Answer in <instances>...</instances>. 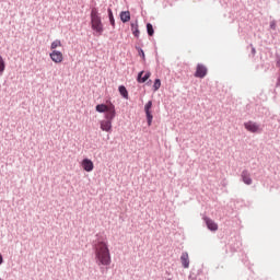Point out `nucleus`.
I'll return each mask as SVG.
<instances>
[{
    "label": "nucleus",
    "mask_w": 280,
    "mask_h": 280,
    "mask_svg": "<svg viewBox=\"0 0 280 280\" xmlns=\"http://www.w3.org/2000/svg\"><path fill=\"white\" fill-rule=\"evenodd\" d=\"M131 32H132L133 36H136V38H139V34H140L139 24L132 23L131 24Z\"/></svg>",
    "instance_id": "obj_15"
},
{
    "label": "nucleus",
    "mask_w": 280,
    "mask_h": 280,
    "mask_svg": "<svg viewBox=\"0 0 280 280\" xmlns=\"http://www.w3.org/2000/svg\"><path fill=\"white\" fill-rule=\"evenodd\" d=\"M5 71V61L3 60V57L0 56V73H3Z\"/></svg>",
    "instance_id": "obj_20"
},
{
    "label": "nucleus",
    "mask_w": 280,
    "mask_h": 280,
    "mask_svg": "<svg viewBox=\"0 0 280 280\" xmlns=\"http://www.w3.org/2000/svg\"><path fill=\"white\" fill-rule=\"evenodd\" d=\"M147 32H148L149 36H154V27L152 26L151 23L147 24Z\"/></svg>",
    "instance_id": "obj_19"
},
{
    "label": "nucleus",
    "mask_w": 280,
    "mask_h": 280,
    "mask_svg": "<svg viewBox=\"0 0 280 280\" xmlns=\"http://www.w3.org/2000/svg\"><path fill=\"white\" fill-rule=\"evenodd\" d=\"M91 27L98 36L104 34V24H102V18L91 20Z\"/></svg>",
    "instance_id": "obj_3"
},
{
    "label": "nucleus",
    "mask_w": 280,
    "mask_h": 280,
    "mask_svg": "<svg viewBox=\"0 0 280 280\" xmlns=\"http://www.w3.org/2000/svg\"><path fill=\"white\" fill-rule=\"evenodd\" d=\"M120 20L122 23H128V21H130V11H122L120 13Z\"/></svg>",
    "instance_id": "obj_14"
},
{
    "label": "nucleus",
    "mask_w": 280,
    "mask_h": 280,
    "mask_svg": "<svg viewBox=\"0 0 280 280\" xmlns=\"http://www.w3.org/2000/svg\"><path fill=\"white\" fill-rule=\"evenodd\" d=\"M49 58L55 62V65H61V62L65 61V55L60 50H51Z\"/></svg>",
    "instance_id": "obj_4"
},
{
    "label": "nucleus",
    "mask_w": 280,
    "mask_h": 280,
    "mask_svg": "<svg viewBox=\"0 0 280 280\" xmlns=\"http://www.w3.org/2000/svg\"><path fill=\"white\" fill-rule=\"evenodd\" d=\"M0 280H2V279L0 278Z\"/></svg>",
    "instance_id": "obj_25"
},
{
    "label": "nucleus",
    "mask_w": 280,
    "mask_h": 280,
    "mask_svg": "<svg viewBox=\"0 0 280 280\" xmlns=\"http://www.w3.org/2000/svg\"><path fill=\"white\" fill-rule=\"evenodd\" d=\"M180 261L184 268H189V254L184 252L180 256Z\"/></svg>",
    "instance_id": "obj_12"
},
{
    "label": "nucleus",
    "mask_w": 280,
    "mask_h": 280,
    "mask_svg": "<svg viewBox=\"0 0 280 280\" xmlns=\"http://www.w3.org/2000/svg\"><path fill=\"white\" fill-rule=\"evenodd\" d=\"M143 73H144V75H143ZM152 75V73H150V72H144V71H141V72H139V74H138V82L140 83V84H143V82H148V80H150V77Z\"/></svg>",
    "instance_id": "obj_9"
},
{
    "label": "nucleus",
    "mask_w": 280,
    "mask_h": 280,
    "mask_svg": "<svg viewBox=\"0 0 280 280\" xmlns=\"http://www.w3.org/2000/svg\"><path fill=\"white\" fill-rule=\"evenodd\" d=\"M107 12H108L110 25H112L113 27H115V18L113 16V10H112V9H108Z\"/></svg>",
    "instance_id": "obj_18"
},
{
    "label": "nucleus",
    "mask_w": 280,
    "mask_h": 280,
    "mask_svg": "<svg viewBox=\"0 0 280 280\" xmlns=\"http://www.w3.org/2000/svg\"><path fill=\"white\" fill-rule=\"evenodd\" d=\"M58 47H62V42H60V39H56L50 44V51H58Z\"/></svg>",
    "instance_id": "obj_13"
},
{
    "label": "nucleus",
    "mask_w": 280,
    "mask_h": 280,
    "mask_svg": "<svg viewBox=\"0 0 280 280\" xmlns=\"http://www.w3.org/2000/svg\"><path fill=\"white\" fill-rule=\"evenodd\" d=\"M245 129H247L248 132H261V127L255 122V121H247L244 124Z\"/></svg>",
    "instance_id": "obj_5"
},
{
    "label": "nucleus",
    "mask_w": 280,
    "mask_h": 280,
    "mask_svg": "<svg viewBox=\"0 0 280 280\" xmlns=\"http://www.w3.org/2000/svg\"><path fill=\"white\" fill-rule=\"evenodd\" d=\"M118 91H119L120 95H122V97H125V100H128V90H126V86L120 85L118 88Z\"/></svg>",
    "instance_id": "obj_16"
},
{
    "label": "nucleus",
    "mask_w": 280,
    "mask_h": 280,
    "mask_svg": "<svg viewBox=\"0 0 280 280\" xmlns=\"http://www.w3.org/2000/svg\"><path fill=\"white\" fill-rule=\"evenodd\" d=\"M96 113H106L105 119L100 121L101 130L103 132H113V119L117 117V112L113 103L109 104H98L95 107Z\"/></svg>",
    "instance_id": "obj_1"
},
{
    "label": "nucleus",
    "mask_w": 280,
    "mask_h": 280,
    "mask_svg": "<svg viewBox=\"0 0 280 280\" xmlns=\"http://www.w3.org/2000/svg\"><path fill=\"white\" fill-rule=\"evenodd\" d=\"M152 108V101H149L144 106V113L147 115L148 126H152V119L154 117L152 116V112L150 110Z\"/></svg>",
    "instance_id": "obj_7"
},
{
    "label": "nucleus",
    "mask_w": 280,
    "mask_h": 280,
    "mask_svg": "<svg viewBox=\"0 0 280 280\" xmlns=\"http://www.w3.org/2000/svg\"><path fill=\"white\" fill-rule=\"evenodd\" d=\"M161 89V79H156L153 84V91H159Z\"/></svg>",
    "instance_id": "obj_21"
},
{
    "label": "nucleus",
    "mask_w": 280,
    "mask_h": 280,
    "mask_svg": "<svg viewBox=\"0 0 280 280\" xmlns=\"http://www.w3.org/2000/svg\"><path fill=\"white\" fill-rule=\"evenodd\" d=\"M270 27H271V30H277V23L271 22V23H270Z\"/></svg>",
    "instance_id": "obj_23"
},
{
    "label": "nucleus",
    "mask_w": 280,
    "mask_h": 280,
    "mask_svg": "<svg viewBox=\"0 0 280 280\" xmlns=\"http://www.w3.org/2000/svg\"><path fill=\"white\" fill-rule=\"evenodd\" d=\"M3 264V256L0 254V266Z\"/></svg>",
    "instance_id": "obj_24"
},
{
    "label": "nucleus",
    "mask_w": 280,
    "mask_h": 280,
    "mask_svg": "<svg viewBox=\"0 0 280 280\" xmlns=\"http://www.w3.org/2000/svg\"><path fill=\"white\" fill-rule=\"evenodd\" d=\"M94 19H101L97 8H92V10H91V20H94Z\"/></svg>",
    "instance_id": "obj_17"
},
{
    "label": "nucleus",
    "mask_w": 280,
    "mask_h": 280,
    "mask_svg": "<svg viewBox=\"0 0 280 280\" xmlns=\"http://www.w3.org/2000/svg\"><path fill=\"white\" fill-rule=\"evenodd\" d=\"M208 73L207 66L198 63L195 72V78H205Z\"/></svg>",
    "instance_id": "obj_6"
},
{
    "label": "nucleus",
    "mask_w": 280,
    "mask_h": 280,
    "mask_svg": "<svg viewBox=\"0 0 280 280\" xmlns=\"http://www.w3.org/2000/svg\"><path fill=\"white\" fill-rule=\"evenodd\" d=\"M94 255L97 266H110L112 257L108 242L105 238H98L94 244Z\"/></svg>",
    "instance_id": "obj_2"
},
{
    "label": "nucleus",
    "mask_w": 280,
    "mask_h": 280,
    "mask_svg": "<svg viewBox=\"0 0 280 280\" xmlns=\"http://www.w3.org/2000/svg\"><path fill=\"white\" fill-rule=\"evenodd\" d=\"M209 231H218V223L213 222L210 218H203Z\"/></svg>",
    "instance_id": "obj_11"
},
{
    "label": "nucleus",
    "mask_w": 280,
    "mask_h": 280,
    "mask_svg": "<svg viewBox=\"0 0 280 280\" xmlns=\"http://www.w3.org/2000/svg\"><path fill=\"white\" fill-rule=\"evenodd\" d=\"M139 56H141L143 60H145V52H143V49L139 50Z\"/></svg>",
    "instance_id": "obj_22"
},
{
    "label": "nucleus",
    "mask_w": 280,
    "mask_h": 280,
    "mask_svg": "<svg viewBox=\"0 0 280 280\" xmlns=\"http://www.w3.org/2000/svg\"><path fill=\"white\" fill-rule=\"evenodd\" d=\"M241 177L245 185H253V178H250V173H248V171H243Z\"/></svg>",
    "instance_id": "obj_10"
},
{
    "label": "nucleus",
    "mask_w": 280,
    "mask_h": 280,
    "mask_svg": "<svg viewBox=\"0 0 280 280\" xmlns=\"http://www.w3.org/2000/svg\"><path fill=\"white\" fill-rule=\"evenodd\" d=\"M81 166L84 170V172H93L95 165L93 164V161L90 159H84L81 162Z\"/></svg>",
    "instance_id": "obj_8"
}]
</instances>
